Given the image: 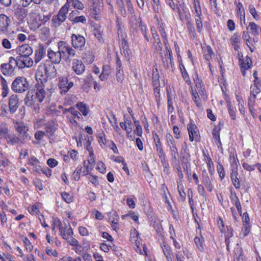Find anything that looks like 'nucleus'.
<instances>
[{
	"label": "nucleus",
	"mask_w": 261,
	"mask_h": 261,
	"mask_svg": "<svg viewBox=\"0 0 261 261\" xmlns=\"http://www.w3.org/2000/svg\"><path fill=\"white\" fill-rule=\"evenodd\" d=\"M69 5L68 3L65 4L59 10L58 14L54 16L51 19L52 26L55 28L59 27L61 24L64 22L66 19Z\"/></svg>",
	"instance_id": "nucleus-1"
},
{
	"label": "nucleus",
	"mask_w": 261,
	"mask_h": 261,
	"mask_svg": "<svg viewBox=\"0 0 261 261\" xmlns=\"http://www.w3.org/2000/svg\"><path fill=\"white\" fill-rule=\"evenodd\" d=\"M29 85L25 78L19 76L13 81L11 85V89L16 93H23L28 90Z\"/></svg>",
	"instance_id": "nucleus-2"
},
{
	"label": "nucleus",
	"mask_w": 261,
	"mask_h": 261,
	"mask_svg": "<svg viewBox=\"0 0 261 261\" xmlns=\"http://www.w3.org/2000/svg\"><path fill=\"white\" fill-rule=\"evenodd\" d=\"M46 96V92L44 88L40 86L38 87L37 90L35 95V99H33V95L31 96V99H30V95L27 94L25 98V103L28 106H32L34 102H41L43 101Z\"/></svg>",
	"instance_id": "nucleus-3"
},
{
	"label": "nucleus",
	"mask_w": 261,
	"mask_h": 261,
	"mask_svg": "<svg viewBox=\"0 0 261 261\" xmlns=\"http://www.w3.org/2000/svg\"><path fill=\"white\" fill-rule=\"evenodd\" d=\"M58 48L63 57L65 58L66 60H68L70 57H73L76 55L74 48H73L66 42L59 41L58 44Z\"/></svg>",
	"instance_id": "nucleus-4"
},
{
	"label": "nucleus",
	"mask_w": 261,
	"mask_h": 261,
	"mask_svg": "<svg viewBox=\"0 0 261 261\" xmlns=\"http://www.w3.org/2000/svg\"><path fill=\"white\" fill-rule=\"evenodd\" d=\"M54 223L58 225L60 234L64 239L67 240L69 239V237L73 234L72 229L69 224L65 223L64 226H63L61 221L58 219H54Z\"/></svg>",
	"instance_id": "nucleus-5"
},
{
	"label": "nucleus",
	"mask_w": 261,
	"mask_h": 261,
	"mask_svg": "<svg viewBox=\"0 0 261 261\" xmlns=\"http://www.w3.org/2000/svg\"><path fill=\"white\" fill-rule=\"evenodd\" d=\"M165 46L166 50V54L163 55V53L161 52L160 54L163 65L164 67L167 69L169 68L170 65H171V67L174 66V62L172 50L169 45H168Z\"/></svg>",
	"instance_id": "nucleus-6"
},
{
	"label": "nucleus",
	"mask_w": 261,
	"mask_h": 261,
	"mask_svg": "<svg viewBox=\"0 0 261 261\" xmlns=\"http://www.w3.org/2000/svg\"><path fill=\"white\" fill-rule=\"evenodd\" d=\"M72 47L76 49L83 50L86 43L85 38L80 34H72L71 36Z\"/></svg>",
	"instance_id": "nucleus-7"
},
{
	"label": "nucleus",
	"mask_w": 261,
	"mask_h": 261,
	"mask_svg": "<svg viewBox=\"0 0 261 261\" xmlns=\"http://www.w3.org/2000/svg\"><path fill=\"white\" fill-rule=\"evenodd\" d=\"M11 18L5 14H0V34H6L10 30Z\"/></svg>",
	"instance_id": "nucleus-8"
},
{
	"label": "nucleus",
	"mask_w": 261,
	"mask_h": 261,
	"mask_svg": "<svg viewBox=\"0 0 261 261\" xmlns=\"http://www.w3.org/2000/svg\"><path fill=\"white\" fill-rule=\"evenodd\" d=\"M17 66L19 68H30L33 66L34 61L30 56H17Z\"/></svg>",
	"instance_id": "nucleus-9"
},
{
	"label": "nucleus",
	"mask_w": 261,
	"mask_h": 261,
	"mask_svg": "<svg viewBox=\"0 0 261 261\" xmlns=\"http://www.w3.org/2000/svg\"><path fill=\"white\" fill-rule=\"evenodd\" d=\"M187 129L189 135V140L191 142L199 141V130L197 126L193 122L187 125Z\"/></svg>",
	"instance_id": "nucleus-10"
},
{
	"label": "nucleus",
	"mask_w": 261,
	"mask_h": 261,
	"mask_svg": "<svg viewBox=\"0 0 261 261\" xmlns=\"http://www.w3.org/2000/svg\"><path fill=\"white\" fill-rule=\"evenodd\" d=\"M59 80L58 85L62 94H66L73 86V83L69 82L66 77H60Z\"/></svg>",
	"instance_id": "nucleus-11"
},
{
	"label": "nucleus",
	"mask_w": 261,
	"mask_h": 261,
	"mask_svg": "<svg viewBox=\"0 0 261 261\" xmlns=\"http://www.w3.org/2000/svg\"><path fill=\"white\" fill-rule=\"evenodd\" d=\"M44 70L45 75L47 77L54 76L56 73V69L55 66L49 64H44L43 65H40L37 70V74L41 73V75L43 73L42 70Z\"/></svg>",
	"instance_id": "nucleus-12"
},
{
	"label": "nucleus",
	"mask_w": 261,
	"mask_h": 261,
	"mask_svg": "<svg viewBox=\"0 0 261 261\" xmlns=\"http://www.w3.org/2000/svg\"><path fill=\"white\" fill-rule=\"evenodd\" d=\"M15 52L18 56H30L33 54V50L29 44H24L17 47Z\"/></svg>",
	"instance_id": "nucleus-13"
},
{
	"label": "nucleus",
	"mask_w": 261,
	"mask_h": 261,
	"mask_svg": "<svg viewBox=\"0 0 261 261\" xmlns=\"http://www.w3.org/2000/svg\"><path fill=\"white\" fill-rule=\"evenodd\" d=\"M47 57L53 63L57 64L60 63L62 56L59 49L56 51L49 48L47 50Z\"/></svg>",
	"instance_id": "nucleus-14"
},
{
	"label": "nucleus",
	"mask_w": 261,
	"mask_h": 261,
	"mask_svg": "<svg viewBox=\"0 0 261 261\" xmlns=\"http://www.w3.org/2000/svg\"><path fill=\"white\" fill-rule=\"evenodd\" d=\"M101 10V6L100 3L93 2L92 5L90 7V16L95 20H98L100 17Z\"/></svg>",
	"instance_id": "nucleus-15"
},
{
	"label": "nucleus",
	"mask_w": 261,
	"mask_h": 261,
	"mask_svg": "<svg viewBox=\"0 0 261 261\" xmlns=\"http://www.w3.org/2000/svg\"><path fill=\"white\" fill-rule=\"evenodd\" d=\"M118 36L121 46L124 50H127L128 48V42L126 39L127 36L120 27L118 29Z\"/></svg>",
	"instance_id": "nucleus-16"
},
{
	"label": "nucleus",
	"mask_w": 261,
	"mask_h": 261,
	"mask_svg": "<svg viewBox=\"0 0 261 261\" xmlns=\"http://www.w3.org/2000/svg\"><path fill=\"white\" fill-rule=\"evenodd\" d=\"M161 247L167 261H174L172 249L169 245L164 241L161 244Z\"/></svg>",
	"instance_id": "nucleus-17"
},
{
	"label": "nucleus",
	"mask_w": 261,
	"mask_h": 261,
	"mask_svg": "<svg viewBox=\"0 0 261 261\" xmlns=\"http://www.w3.org/2000/svg\"><path fill=\"white\" fill-rule=\"evenodd\" d=\"M120 126L123 129L126 131L128 135L132 132L133 124L131 120L126 115H124V121L120 123Z\"/></svg>",
	"instance_id": "nucleus-18"
},
{
	"label": "nucleus",
	"mask_w": 261,
	"mask_h": 261,
	"mask_svg": "<svg viewBox=\"0 0 261 261\" xmlns=\"http://www.w3.org/2000/svg\"><path fill=\"white\" fill-rule=\"evenodd\" d=\"M17 131L18 134V137L21 139V141L23 143L25 140L31 138V136L28 134V128L23 125H19L17 126Z\"/></svg>",
	"instance_id": "nucleus-19"
},
{
	"label": "nucleus",
	"mask_w": 261,
	"mask_h": 261,
	"mask_svg": "<svg viewBox=\"0 0 261 261\" xmlns=\"http://www.w3.org/2000/svg\"><path fill=\"white\" fill-rule=\"evenodd\" d=\"M72 69L74 72L78 75L82 74L85 69V65L83 62L77 59L73 60L72 63Z\"/></svg>",
	"instance_id": "nucleus-20"
},
{
	"label": "nucleus",
	"mask_w": 261,
	"mask_h": 261,
	"mask_svg": "<svg viewBox=\"0 0 261 261\" xmlns=\"http://www.w3.org/2000/svg\"><path fill=\"white\" fill-rule=\"evenodd\" d=\"M45 53V49L43 45L39 44L35 52V63L38 64L42 60Z\"/></svg>",
	"instance_id": "nucleus-21"
},
{
	"label": "nucleus",
	"mask_w": 261,
	"mask_h": 261,
	"mask_svg": "<svg viewBox=\"0 0 261 261\" xmlns=\"http://www.w3.org/2000/svg\"><path fill=\"white\" fill-rule=\"evenodd\" d=\"M9 111L11 114H14L17 110L19 105L17 98L14 95L10 97L9 100Z\"/></svg>",
	"instance_id": "nucleus-22"
},
{
	"label": "nucleus",
	"mask_w": 261,
	"mask_h": 261,
	"mask_svg": "<svg viewBox=\"0 0 261 261\" xmlns=\"http://www.w3.org/2000/svg\"><path fill=\"white\" fill-rule=\"evenodd\" d=\"M116 66H117V73H116V78L117 81L119 83H122L124 79V73L122 69V67L121 66V63L119 58H117L116 62Z\"/></svg>",
	"instance_id": "nucleus-23"
},
{
	"label": "nucleus",
	"mask_w": 261,
	"mask_h": 261,
	"mask_svg": "<svg viewBox=\"0 0 261 261\" xmlns=\"http://www.w3.org/2000/svg\"><path fill=\"white\" fill-rule=\"evenodd\" d=\"M77 13H79V12L77 11H72L70 13L69 16V20L74 23L82 22V23H86V19L84 16L73 17L74 15H76Z\"/></svg>",
	"instance_id": "nucleus-24"
},
{
	"label": "nucleus",
	"mask_w": 261,
	"mask_h": 261,
	"mask_svg": "<svg viewBox=\"0 0 261 261\" xmlns=\"http://www.w3.org/2000/svg\"><path fill=\"white\" fill-rule=\"evenodd\" d=\"M28 164L33 166V170L37 173H40L41 170H42V168L40 165V162L35 157L31 158L29 160Z\"/></svg>",
	"instance_id": "nucleus-25"
},
{
	"label": "nucleus",
	"mask_w": 261,
	"mask_h": 261,
	"mask_svg": "<svg viewBox=\"0 0 261 261\" xmlns=\"http://www.w3.org/2000/svg\"><path fill=\"white\" fill-rule=\"evenodd\" d=\"M229 161L231 166V172H238L239 160L233 153H230L229 155Z\"/></svg>",
	"instance_id": "nucleus-26"
},
{
	"label": "nucleus",
	"mask_w": 261,
	"mask_h": 261,
	"mask_svg": "<svg viewBox=\"0 0 261 261\" xmlns=\"http://www.w3.org/2000/svg\"><path fill=\"white\" fill-rule=\"evenodd\" d=\"M134 234L136 235L135 236L132 237V239L133 240L135 241V249L136 251L140 253V254H143L144 252L142 251L141 247L142 246V244H140V241L138 240L139 238V232L137 231L136 229H134Z\"/></svg>",
	"instance_id": "nucleus-27"
},
{
	"label": "nucleus",
	"mask_w": 261,
	"mask_h": 261,
	"mask_svg": "<svg viewBox=\"0 0 261 261\" xmlns=\"http://www.w3.org/2000/svg\"><path fill=\"white\" fill-rule=\"evenodd\" d=\"M7 143L10 145H15L19 143H22L21 139L17 137L15 134H8L5 138Z\"/></svg>",
	"instance_id": "nucleus-28"
},
{
	"label": "nucleus",
	"mask_w": 261,
	"mask_h": 261,
	"mask_svg": "<svg viewBox=\"0 0 261 261\" xmlns=\"http://www.w3.org/2000/svg\"><path fill=\"white\" fill-rule=\"evenodd\" d=\"M221 128L219 126H215L213 130V138L215 142L217 144L218 147H221L222 143L220 141L219 132Z\"/></svg>",
	"instance_id": "nucleus-29"
},
{
	"label": "nucleus",
	"mask_w": 261,
	"mask_h": 261,
	"mask_svg": "<svg viewBox=\"0 0 261 261\" xmlns=\"http://www.w3.org/2000/svg\"><path fill=\"white\" fill-rule=\"evenodd\" d=\"M45 133L46 135L52 136L57 129V127L54 123H47L45 125Z\"/></svg>",
	"instance_id": "nucleus-30"
},
{
	"label": "nucleus",
	"mask_w": 261,
	"mask_h": 261,
	"mask_svg": "<svg viewBox=\"0 0 261 261\" xmlns=\"http://www.w3.org/2000/svg\"><path fill=\"white\" fill-rule=\"evenodd\" d=\"M156 151L159 158L161 159L162 162L163 161L165 163V154L163 149L161 141L155 143Z\"/></svg>",
	"instance_id": "nucleus-31"
},
{
	"label": "nucleus",
	"mask_w": 261,
	"mask_h": 261,
	"mask_svg": "<svg viewBox=\"0 0 261 261\" xmlns=\"http://www.w3.org/2000/svg\"><path fill=\"white\" fill-rule=\"evenodd\" d=\"M151 31L152 34V36L154 40V43H156L158 46H155V48L156 50L162 51V43L161 42L160 39L158 34L156 33V31L153 28H151Z\"/></svg>",
	"instance_id": "nucleus-32"
},
{
	"label": "nucleus",
	"mask_w": 261,
	"mask_h": 261,
	"mask_svg": "<svg viewBox=\"0 0 261 261\" xmlns=\"http://www.w3.org/2000/svg\"><path fill=\"white\" fill-rule=\"evenodd\" d=\"M193 9L192 12L195 15H202V11L199 0H192Z\"/></svg>",
	"instance_id": "nucleus-33"
},
{
	"label": "nucleus",
	"mask_w": 261,
	"mask_h": 261,
	"mask_svg": "<svg viewBox=\"0 0 261 261\" xmlns=\"http://www.w3.org/2000/svg\"><path fill=\"white\" fill-rule=\"evenodd\" d=\"M259 25H257L253 22H250L247 27V29H249L250 33L254 36H257L259 34Z\"/></svg>",
	"instance_id": "nucleus-34"
},
{
	"label": "nucleus",
	"mask_w": 261,
	"mask_h": 261,
	"mask_svg": "<svg viewBox=\"0 0 261 261\" xmlns=\"http://www.w3.org/2000/svg\"><path fill=\"white\" fill-rule=\"evenodd\" d=\"M238 174V172H231L230 177L232 184L236 189H239L241 187V184L240 180L238 178L237 176Z\"/></svg>",
	"instance_id": "nucleus-35"
},
{
	"label": "nucleus",
	"mask_w": 261,
	"mask_h": 261,
	"mask_svg": "<svg viewBox=\"0 0 261 261\" xmlns=\"http://www.w3.org/2000/svg\"><path fill=\"white\" fill-rule=\"evenodd\" d=\"M97 141L102 148H104L107 145V143H110V141H107L105 133L102 132L99 133L97 137Z\"/></svg>",
	"instance_id": "nucleus-36"
},
{
	"label": "nucleus",
	"mask_w": 261,
	"mask_h": 261,
	"mask_svg": "<svg viewBox=\"0 0 261 261\" xmlns=\"http://www.w3.org/2000/svg\"><path fill=\"white\" fill-rule=\"evenodd\" d=\"M190 155L189 153H187L185 155H184L182 156V159H181V162L184 164L183 166V168L185 171L187 172L188 175H189V170H190V166L188 164L187 162L189 161Z\"/></svg>",
	"instance_id": "nucleus-37"
},
{
	"label": "nucleus",
	"mask_w": 261,
	"mask_h": 261,
	"mask_svg": "<svg viewBox=\"0 0 261 261\" xmlns=\"http://www.w3.org/2000/svg\"><path fill=\"white\" fill-rule=\"evenodd\" d=\"M1 85L2 89V95L3 97H6L7 96L9 92V88L6 81L4 78L1 79Z\"/></svg>",
	"instance_id": "nucleus-38"
},
{
	"label": "nucleus",
	"mask_w": 261,
	"mask_h": 261,
	"mask_svg": "<svg viewBox=\"0 0 261 261\" xmlns=\"http://www.w3.org/2000/svg\"><path fill=\"white\" fill-rule=\"evenodd\" d=\"M240 63L241 68L244 69H248L250 67L252 61L250 58L247 56L244 60H240Z\"/></svg>",
	"instance_id": "nucleus-39"
},
{
	"label": "nucleus",
	"mask_w": 261,
	"mask_h": 261,
	"mask_svg": "<svg viewBox=\"0 0 261 261\" xmlns=\"http://www.w3.org/2000/svg\"><path fill=\"white\" fill-rule=\"evenodd\" d=\"M166 138L167 145L170 149L176 147L174 139L173 136L170 134H167Z\"/></svg>",
	"instance_id": "nucleus-40"
},
{
	"label": "nucleus",
	"mask_w": 261,
	"mask_h": 261,
	"mask_svg": "<svg viewBox=\"0 0 261 261\" xmlns=\"http://www.w3.org/2000/svg\"><path fill=\"white\" fill-rule=\"evenodd\" d=\"M45 135H46L45 133L43 131H41V130L36 131L34 135V137H35V138L36 139V141H33V143L35 144L38 143L40 141H41L42 140V139Z\"/></svg>",
	"instance_id": "nucleus-41"
},
{
	"label": "nucleus",
	"mask_w": 261,
	"mask_h": 261,
	"mask_svg": "<svg viewBox=\"0 0 261 261\" xmlns=\"http://www.w3.org/2000/svg\"><path fill=\"white\" fill-rule=\"evenodd\" d=\"M167 95L168 98V112L171 114L174 110V108L173 107L172 96L170 94L168 90L167 92Z\"/></svg>",
	"instance_id": "nucleus-42"
},
{
	"label": "nucleus",
	"mask_w": 261,
	"mask_h": 261,
	"mask_svg": "<svg viewBox=\"0 0 261 261\" xmlns=\"http://www.w3.org/2000/svg\"><path fill=\"white\" fill-rule=\"evenodd\" d=\"M40 35L41 38L43 40H46L50 36V30L49 28L47 27H43L41 29Z\"/></svg>",
	"instance_id": "nucleus-43"
},
{
	"label": "nucleus",
	"mask_w": 261,
	"mask_h": 261,
	"mask_svg": "<svg viewBox=\"0 0 261 261\" xmlns=\"http://www.w3.org/2000/svg\"><path fill=\"white\" fill-rule=\"evenodd\" d=\"M76 106L84 116H87L89 113V111L85 104H84L83 102H78Z\"/></svg>",
	"instance_id": "nucleus-44"
},
{
	"label": "nucleus",
	"mask_w": 261,
	"mask_h": 261,
	"mask_svg": "<svg viewBox=\"0 0 261 261\" xmlns=\"http://www.w3.org/2000/svg\"><path fill=\"white\" fill-rule=\"evenodd\" d=\"M171 152V161L173 163H176L178 162V152L177 147L170 149Z\"/></svg>",
	"instance_id": "nucleus-45"
},
{
	"label": "nucleus",
	"mask_w": 261,
	"mask_h": 261,
	"mask_svg": "<svg viewBox=\"0 0 261 261\" xmlns=\"http://www.w3.org/2000/svg\"><path fill=\"white\" fill-rule=\"evenodd\" d=\"M201 15H195V20L196 24L197 31L200 33L203 28V24L201 18Z\"/></svg>",
	"instance_id": "nucleus-46"
},
{
	"label": "nucleus",
	"mask_w": 261,
	"mask_h": 261,
	"mask_svg": "<svg viewBox=\"0 0 261 261\" xmlns=\"http://www.w3.org/2000/svg\"><path fill=\"white\" fill-rule=\"evenodd\" d=\"M9 109H8L7 105L6 104H2L0 108V116L2 117H7L8 118L10 117H8Z\"/></svg>",
	"instance_id": "nucleus-47"
},
{
	"label": "nucleus",
	"mask_w": 261,
	"mask_h": 261,
	"mask_svg": "<svg viewBox=\"0 0 261 261\" xmlns=\"http://www.w3.org/2000/svg\"><path fill=\"white\" fill-rule=\"evenodd\" d=\"M152 85L153 87H157L160 86V80H159V74L156 71V72H153L152 73Z\"/></svg>",
	"instance_id": "nucleus-48"
},
{
	"label": "nucleus",
	"mask_w": 261,
	"mask_h": 261,
	"mask_svg": "<svg viewBox=\"0 0 261 261\" xmlns=\"http://www.w3.org/2000/svg\"><path fill=\"white\" fill-rule=\"evenodd\" d=\"M194 242L197 246V248L201 251H203L204 249V247L203 245V242H204L203 238H199L197 237H196L194 239Z\"/></svg>",
	"instance_id": "nucleus-49"
},
{
	"label": "nucleus",
	"mask_w": 261,
	"mask_h": 261,
	"mask_svg": "<svg viewBox=\"0 0 261 261\" xmlns=\"http://www.w3.org/2000/svg\"><path fill=\"white\" fill-rule=\"evenodd\" d=\"M2 45L4 48L7 49H10L12 48V43L11 40L7 38L2 39Z\"/></svg>",
	"instance_id": "nucleus-50"
},
{
	"label": "nucleus",
	"mask_w": 261,
	"mask_h": 261,
	"mask_svg": "<svg viewBox=\"0 0 261 261\" xmlns=\"http://www.w3.org/2000/svg\"><path fill=\"white\" fill-rule=\"evenodd\" d=\"M191 93H192V99L194 101L197 107L198 108H201V105L200 103V97H199V95L197 93V92L192 91Z\"/></svg>",
	"instance_id": "nucleus-51"
},
{
	"label": "nucleus",
	"mask_w": 261,
	"mask_h": 261,
	"mask_svg": "<svg viewBox=\"0 0 261 261\" xmlns=\"http://www.w3.org/2000/svg\"><path fill=\"white\" fill-rule=\"evenodd\" d=\"M187 27L191 37L193 38H195L196 34L193 24L190 22H188L187 23Z\"/></svg>",
	"instance_id": "nucleus-52"
},
{
	"label": "nucleus",
	"mask_w": 261,
	"mask_h": 261,
	"mask_svg": "<svg viewBox=\"0 0 261 261\" xmlns=\"http://www.w3.org/2000/svg\"><path fill=\"white\" fill-rule=\"evenodd\" d=\"M83 59L85 60V62H86L88 64H90L94 60V56L92 53L88 52V53H86L83 56Z\"/></svg>",
	"instance_id": "nucleus-53"
},
{
	"label": "nucleus",
	"mask_w": 261,
	"mask_h": 261,
	"mask_svg": "<svg viewBox=\"0 0 261 261\" xmlns=\"http://www.w3.org/2000/svg\"><path fill=\"white\" fill-rule=\"evenodd\" d=\"M217 171L221 180H222L225 176V172L223 165L219 163L217 165Z\"/></svg>",
	"instance_id": "nucleus-54"
},
{
	"label": "nucleus",
	"mask_w": 261,
	"mask_h": 261,
	"mask_svg": "<svg viewBox=\"0 0 261 261\" xmlns=\"http://www.w3.org/2000/svg\"><path fill=\"white\" fill-rule=\"evenodd\" d=\"M88 165L87 166H91L92 168H94L95 164V159L94 157V153L90 152L87 161Z\"/></svg>",
	"instance_id": "nucleus-55"
},
{
	"label": "nucleus",
	"mask_w": 261,
	"mask_h": 261,
	"mask_svg": "<svg viewBox=\"0 0 261 261\" xmlns=\"http://www.w3.org/2000/svg\"><path fill=\"white\" fill-rule=\"evenodd\" d=\"M111 116L112 117V119H111L110 118H109V120L111 124L116 129V130L117 131L118 130H120V128L118 127V124H117V123H118L117 120V118H116L115 115L114 114L112 113Z\"/></svg>",
	"instance_id": "nucleus-56"
},
{
	"label": "nucleus",
	"mask_w": 261,
	"mask_h": 261,
	"mask_svg": "<svg viewBox=\"0 0 261 261\" xmlns=\"http://www.w3.org/2000/svg\"><path fill=\"white\" fill-rule=\"evenodd\" d=\"M212 55H214V53L211 47L210 46H206L205 54L204 55L205 59L209 60L212 58Z\"/></svg>",
	"instance_id": "nucleus-57"
},
{
	"label": "nucleus",
	"mask_w": 261,
	"mask_h": 261,
	"mask_svg": "<svg viewBox=\"0 0 261 261\" xmlns=\"http://www.w3.org/2000/svg\"><path fill=\"white\" fill-rule=\"evenodd\" d=\"M160 33L163 39V42L165 46L168 45V41L167 39V35L166 34V31L163 28H161L160 30Z\"/></svg>",
	"instance_id": "nucleus-58"
},
{
	"label": "nucleus",
	"mask_w": 261,
	"mask_h": 261,
	"mask_svg": "<svg viewBox=\"0 0 261 261\" xmlns=\"http://www.w3.org/2000/svg\"><path fill=\"white\" fill-rule=\"evenodd\" d=\"M237 14L239 16H243L245 14L244 7L240 2L238 3L237 5Z\"/></svg>",
	"instance_id": "nucleus-59"
},
{
	"label": "nucleus",
	"mask_w": 261,
	"mask_h": 261,
	"mask_svg": "<svg viewBox=\"0 0 261 261\" xmlns=\"http://www.w3.org/2000/svg\"><path fill=\"white\" fill-rule=\"evenodd\" d=\"M178 191L179 192L180 197L182 198L183 200H184L186 198V193L184 192V186L182 184H180L178 182V187H177Z\"/></svg>",
	"instance_id": "nucleus-60"
},
{
	"label": "nucleus",
	"mask_w": 261,
	"mask_h": 261,
	"mask_svg": "<svg viewBox=\"0 0 261 261\" xmlns=\"http://www.w3.org/2000/svg\"><path fill=\"white\" fill-rule=\"evenodd\" d=\"M249 11L250 13L252 15L253 17L255 20H258L259 19V17L257 15L256 9L253 5H250L249 6Z\"/></svg>",
	"instance_id": "nucleus-61"
},
{
	"label": "nucleus",
	"mask_w": 261,
	"mask_h": 261,
	"mask_svg": "<svg viewBox=\"0 0 261 261\" xmlns=\"http://www.w3.org/2000/svg\"><path fill=\"white\" fill-rule=\"evenodd\" d=\"M15 14L18 15L20 19H23L27 16L25 10L22 8L17 10Z\"/></svg>",
	"instance_id": "nucleus-62"
},
{
	"label": "nucleus",
	"mask_w": 261,
	"mask_h": 261,
	"mask_svg": "<svg viewBox=\"0 0 261 261\" xmlns=\"http://www.w3.org/2000/svg\"><path fill=\"white\" fill-rule=\"evenodd\" d=\"M67 111L70 112L73 116L74 118H80L81 117V113L77 111L73 107L69 108Z\"/></svg>",
	"instance_id": "nucleus-63"
},
{
	"label": "nucleus",
	"mask_w": 261,
	"mask_h": 261,
	"mask_svg": "<svg viewBox=\"0 0 261 261\" xmlns=\"http://www.w3.org/2000/svg\"><path fill=\"white\" fill-rule=\"evenodd\" d=\"M63 199L68 203H71L73 201V197L68 193L64 192L62 194Z\"/></svg>",
	"instance_id": "nucleus-64"
}]
</instances>
